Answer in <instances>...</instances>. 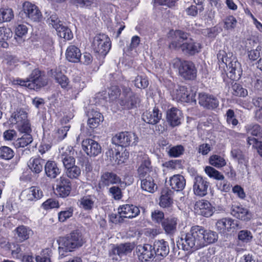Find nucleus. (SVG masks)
<instances>
[{
    "mask_svg": "<svg viewBox=\"0 0 262 262\" xmlns=\"http://www.w3.org/2000/svg\"><path fill=\"white\" fill-rule=\"evenodd\" d=\"M57 82H58L62 88H67L69 83L68 78L64 75L62 74L61 72H55V74H53Z\"/></svg>",
    "mask_w": 262,
    "mask_h": 262,
    "instance_id": "obj_42",
    "label": "nucleus"
},
{
    "mask_svg": "<svg viewBox=\"0 0 262 262\" xmlns=\"http://www.w3.org/2000/svg\"><path fill=\"white\" fill-rule=\"evenodd\" d=\"M17 125L19 131L22 133L30 134L32 132L31 125L28 119L25 121L19 123Z\"/></svg>",
    "mask_w": 262,
    "mask_h": 262,
    "instance_id": "obj_57",
    "label": "nucleus"
},
{
    "mask_svg": "<svg viewBox=\"0 0 262 262\" xmlns=\"http://www.w3.org/2000/svg\"><path fill=\"white\" fill-rule=\"evenodd\" d=\"M66 173L71 179H77L81 174V170L78 166L74 165L66 169Z\"/></svg>",
    "mask_w": 262,
    "mask_h": 262,
    "instance_id": "obj_45",
    "label": "nucleus"
},
{
    "mask_svg": "<svg viewBox=\"0 0 262 262\" xmlns=\"http://www.w3.org/2000/svg\"><path fill=\"white\" fill-rule=\"evenodd\" d=\"M19 15L23 19L28 18L35 22H39L42 19V14L38 8L29 2L24 3L23 10L19 13Z\"/></svg>",
    "mask_w": 262,
    "mask_h": 262,
    "instance_id": "obj_9",
    "label": "nucleus"
},
{
    "mask_svg": "<svg viewBox=\"0 0 262 262\" xmlns=\"http://www.w3.org/2000/svg\"><path fill=\"white\" fill-rule=\"evenodd\" d=\"M209 184V182L207 181L206 178L200 176L194 177L193 185L194 193L200 196H205L207 194Z\"/></svg>",
    "mask_w": 262,
    "mask_h": 262,
    "instance_id": "obj_15",
    "label": "nucleus"
},
{
    "mask_svg": "<svg viewBox=\"0 0 262 262\" xmlns=\"http://www.w3.org/2000/svg\"><path fill=\"white\" fill-rule=\"evenodd\" d=\"M177 219L176 217L167 218L161 222V225L167 234L172 235L177 230Z\"/></svg>",
    "mask_w": 262,
    "mask_h": 262,
    "instance_id": "obj_28",
    "label": "nucleus"
},
{
    "mask_svg": "<svg viewBox=\"0 0 262 262\" xmlns=\"http://www.w3.org/2000/svg\"><path fill=\"white\" fill-rule=\"evenodd\" d=\"M26 198L29 201H36L40 199L43 193L41 189L36 186H32L24 191Z\"/></svg>",
    "mask_w": 262,
    "mask_h": 262,
    "instance_id": "obj_32",
    "label": "nucleus"
},
{
    "mask_svg": "<svg viewBox=\"0 0 262 262\" xmlns=\"http://www.w3.org/2000/svg\"><path fill=\"white\" fill-rule=\"evenodd\" d=\"M172 203V200L167 194H162L160 198L159 205L161 207L165 208L169 207Z\"/></svg>",
    "mask_w": 262,
    "mask_h": 262,
    "instance_id": "obj_61",
    "label": "nucleus"
},
{
    "mask_svg": "<svg viewBox=\"0 0 262 262\" xmlns=\"http://www.w3.org/2000/svg\"><path fill=\"white\" fill-rule=\"evenodd\" d=\"M245 128L248 134L259 137V134L261 130V127L259 125L257 124H249L247 125Z\"/></svg>",
    "mask_w": 262,
    "mask_h": 262,
    "instance_id": "obj_49",
    "label": "nucleus"
},
{
    "mask_svg": "<svg viewBox=\"0 0 262 262\" xmlns=\"http://www.w3.org/2000/svg\"><path fill=\"white\" fill-rule=\"evenodd\" d=\"M82 149L90 157H96L101 152L100 145L92 139H86L82 142Z\"/></svg>",
    "mask_w": 262,
    "mask_h": 262,
    "instance_id": "obj_17",
    "label": "nucleus"
},
{
    "mask_svg": "<svg viewBox=\"0 0 262 262\" xmlns=\"http://www.w3.org/2000/svg\"><path fill=\"white\" fill-rule=\"evenodd\" d=\"M151 217L152 221L156 223L161 224L164 219V213L160 210H155L151 212Z\"/></svg>",
    "mask_w": 262,
    "mask_h": 262,
    "instance_id": "obj_56",
    "label": "nucleus"
},
{
    "mask_svg": "<svg viewBox=\"0 0 262 262\" xmlns=\"http://www.w3.org/2000/svg\"><path fill=\"white\" fill-rule=\"evenodd\" d=\"M153 247L156 253V256L165 257L169 253V248L168 243L163 239L156 241Z\"/></svg>",
    "mask_w": 262,
    "mask_h": 262,
    "instance_id": "obj_27",
    "label": "nucleus"
},
{
    "mask_svg": "<svg viewBox=\"0 0 262 262\" xmlns=\"http://www.w3.org/2000/svg\"><path fill=\"white\" fill-rule=\"evenodd\" d=\"M111 43L107 35L100 34L96 35L92 43L94 51L102 56H105L110 50Z\"/></svg>",
    "mask_w": 262,
    "mask_h": 262,
    "instance_id": "obj_8",
    "label": "nucleus"
},
{
    "mask_svg": "<svg viewBox=\"0 0 262 262\" xmlns=\"http://www.w3.org/2000/svg\"><path fill=\"white\" fill-rule=\"evenodd\" d=\"M45 209H49L58 207V202L53 199H49L42 204Z\"/></svg>",
    "mask_w": 262,
    "mask_h": 262,
    "instance_id": "obj_63",
    "label": "nucleus"
},
{
    "mask_svg": "<svg viewBox=\"0 0 262 262\" xmlns=\"http://www.w3.org/2000/svg\"><path fill=\"white\" fill-rule=\"evenodd\" d=\"M28 32V28L25 25H19L15 29V35L20 38Z\"/></svg>",
    "mask_w": 262,
    "mask_h": 262,
    "instance_id": "obj_64",
    "label": "nucleus"
},
{
    "mask_svg": "<svg viewBox=\"0 0 262 262\" xmlns=\"http://www.w3.org/2000/svg\"><path fill=\"white\" fill-rule=\"evenodd\" d=\"M136 251L139 259L142 262L150 261L156 256L153 245L148 244L138 245Z\"/></svg>",
    "mask_w": 262,
    "mask_h": 262,
    "instance_id": "obj_11",
    "label": "nucleus"
},
{
    "mask_svg": "<svg viewBox=\"0 0 262 262\" xmlns=\"http://www.w3.org/2000/svg\"><path fill=\"white\" fill-rule=\"evenodd\" d=\"M138 137L135 134L125 132L117 134L113 138V141L116 144L121 147H127L130 145L136 144Z\"/></svg>",
    "mask_w": 262,
    "mask_h": 262,
    "instance_id": "obj_10",
    "label": "nucleus"
},
{
    "mask_svg": "<svg viewBox=\"0 0 262 262\" xmlns=\"http://www.w3.org/2000/svg\"><path fill=\"white\" fill-rule=\"evenodd\" d=\"M134 247V244L133 243L120 244L114 246L110 255L112 253L113 255H117L121 257L123 255L130 253Z\"/></svg>",
    "mask_w": 262,
    "mask_h": 262,
    "instance_id": "obj_24",
    "label": "nucleus"
},
{
    "mask_svg": "<svg viewBox=\"0 0 262 262\" xmlns=\"http://www.w3.org/2000/svg\"><path fill=\"white\" fill-rule=\"evenodd\" d=\"M216 228L221 233L230 232L231 229L241 228L239 222L231 218L226 217L219 220L216 223Z\"/></svg>",
    "mask_w": 262,
    "mask_h": 262,
    "instance_id": "obj_16",
    "label": "nucleus"
},
{
    "mask_svg": "<svg viewBox=\"0 0 262 262\" xmlns=\"http://www.w3.org/2000/svg\"><path fill=\"white\" fill-rule=\"evenodd\" d=\"M247 143L249 145H252L253 147L256 148L259 155L262 157V142L253 137H248Z\"/></svg>",
    "mask_w": 262,
    "mask_h": 262,
    "instance_id": "obj_48",
    "label": "nucleus"
},
{
    "mask_svg": "<svg viewBox=\"0 0 262 262\" xmlns=\"http://www.w3.org/2000/svg\"><path fill=\"white\" fill-rule=\"evenodd\" d=\"M173 63L174 67L178 68L179 74L184 79L193 80L196 78L197 70L192 62L176 58Z\"/></svg>",
    "mask_w": 262,
    "mask_h": 262,
    "instance_id": "obj_4",
    "label": "nucleus"
},
{
    "mask_svg": "<svg viewBox=\"0 0 262 262\" xmlns=\"http://www.w3.org/2000/svg\"><path fill=\"white\" fill-rule=\"evenodd\" d=\"M73 209L69 208L68 210L62 211L58 213V220L60 222H63L73 215Z\"/></svg>",
    "mask_w": 262,
    "mask_h": 262,
    "instance_id": "obj_60",
    "label": "nucleus"
},
{
    "mask_svg": "<svg viewBox=\"0 0 262 262\" xmlns=\"http://www.w3.org/2000/svg\"><path fill=\"white\" fill-rule=\"evenodd\" d=\"M169 183L172 189L180 191L185 187L186 180L182 175L175 174L170 178Z\"/></svg>",
    "mask_w": 262,
    "mask_h": 262,
    "instance_id": "obj_26",
    "label": "nucleus"
},
{
    "mask_svg": "<svg viewBox=\"0 0 262 262\" xmlns=\"http://www.w3.org/2000/svg\"><path fill=\"white\" fill-rule=\"evenodd\" d=\"M109 217L110 221L115 224L123 223L125 218L123 216V214L119 212L118 214L112 213Z\"/></svg>",
    "mask_w": 262,
    "mask_h": 262,
    "instance_id": "obj_62",
    "label": "nucleus"
},
{
    "mask_svg": "<svg viewBox=\"0 0 262 262\" xmlns=\"http://www.w3.org/2000/svg\"><path fill=\"white\" fill-rule=\"evenodd\" d=\"M47 21L49 24L52 25L56 31L59 29L61 26H63L62 22L58 19L56 14H52L50 17L48 19Z\"/></svg>",
    "mask_w": 262,
    "mask_h": 262,
    "instance_id": "obj_54",
    "label": "nucleus"
},
{
    "mask_svg": "<svg viewBox=\"0 0 262 262\" xmlns=\"http://www.w3.org/2000/svg\"><path fill=\"white\" fill-rule=\"evenodd\" d=\"M166 118L169 125L172 127L181 124L182 112L177 108H171L167 112Z\"/></svg>",
    "mask_w": 262,
    "mask_h": 262,
    "instance_id": "obj_23",
    "label": "nucleus"
},
{
    "mask_svg": "<svg viewBox=\"0 0 262 262\" xmlns=\"http://www.w3.org/2000/svg\"><path fill=\"white\" fill-rule=\"evenodd\" d=\"M209 163L216 168L222 167L226 164L224 158L217 155H214L210 157Z\"/></svg>",
    "mask_w": 262,
    "mask_h": 262,
    "instance_id": "obj_39",
    "label": "nucleus"
},
{
    "mask_svg": "<svg viewBox=\"0 0 262 262\" xmlns=\"http://www.w3.org/2000/svg\"><path fill=\"white\" fill-rule=\"evenodd\" d=\"M11 254L14 258L20 259L26 254L27 247L25 244L13 245V247H11Z\"/></svg>",
    "mask_w": 262,
    "mask_h": 262,
    "instance_id": "obj_36",
    "label": "nucleus"
},
{
    "mask_svg": "<svg viewBox=\"0 0 262 262\" xmlns=\"http://www.w3.org/2000/svg\"><path fill=\"white\" fill-rule=\"evenodd\" d=\"M14 155L13 150L8 146H2L0 148V157L5 160L12 159Z\"/></svg>",
    "mask_w": 262,
    "mask_h": 262,
    "instance_id": "obj_46",
    "label": "nucleus"
},
{
    "mask_svg": "<svg viewBox=\"0 0 262 262\" xmlns=\"http://www.w3.org/2000/svg\"><path fill=\"white\" fill-rule=\"evenodd\" d=\"M121 182V178L116 173L112 171H106L101 174L98 186L101 188L108 187L111 185L119 184Z\"/></svg>",
    "mask_w": 262,
    "mask_h": 262,
    "instance_id": "obj_18",
    "label": "nucleus"
},
{
    "mask_svg": "<svg viewBox=\"0 0 262 262\" xmlns=\"http://www.w3.org/2000/svg\"><path fill=\"white\" fill-rule=\"evenodd\" d=\"M56 31L60 37L64 38L66 40H70L73 37L71 29L65 26H61Z\"/></svg>",
    "mask_w": 262,
    "mask_h": 262,
    "instance_id": "obj_43",
    "label": "nucleus"
},
{
    "mask_svg": "<svg viewBox=\"0 0 262 262\" xmlns=\"http://www.w3.org/2000/svg\"><path fill=\"white\" fill-rule=\"evenodd\" d=\"M103 120V116L101 113L97 111H93L90 115L88 120V124L92 128H96L100 122Z\"/></svg>",
    "mask_w": 262,
    "mask_h": 262,
    "instance_id": "obj_33",
    "label": "nucleus"
},
{
    "mask_svg": "<svg viewBox=\"0 0 262 262\" xmlns=\"http://www.w3.org/2000/svg\"><path fill=\"white\" fill-rule=\"evenodd\" d=\"M13 12L11 8L0 9V23L9 22L13 18Z\"/></svg>",
    "mask_w": 262,
    "mask_h": 262,
    "instance_id": "obj_38",
    "label": "nucleus"
},
{
    "mask_svg": "<svg viewBox=\"0 0 262 262\" xmlns=\"http://www.w3.org/2000/svg\"><path fill=\"white\" fill-rule=\"evenodd\" d=\"M230 213L234 217L244 221H248L252 217L251 213L242 205H232Z\"/></svg>",
    "mask_w": 262,
    "mask_h": 262,
    "instance_id": "obj_20",
    "label": "nucleus"
},
{
    "mask_svg": "<svg viewBox=\"0 0 262 262\" xmlns=\"http://www.w3.org/2000/svg\"><path fill=\"white\" fill-rule=\"evenodd\" d=\"M46 175L50 179H55L60 173V170L58 168L57 163L54 161H48L45 166Z\"/></svg>",
    "mask_w": 262,
    "mask_h": 262,
    "instance_id": "obj_25",
    "label": "nucleus"
},
{
    "mask_svg": "<svg viewBox=\"0 0 262 262\" xmlns=\"http://www.w3.org/2000/svg\"><path fill=\"white\" fill-rule=\"evenodd\" d=\"M61 158L65 169L75 165V160L72 156L68 155H61Z\"/></svg>",
    "mask_w": 262,
    "mask_h": 262,
    "instance_id": "obj_55",
    "label": "nucleus"
},
{
    "mask_svg": "<svg viewBox=\"0 0 262 262\" xmlns=\"http://www.w3.org/2000/svg\"><path fill=\"white\" fill-rule=\"evenodd\" d=\"M233 95L239 97H245L247 95V90L238 83H235L232 86Z\"/></svg>",
    "mask_w": 262,
    "mask_h": 262,
    "instance_id": "obj_47",
    "label": "nucleus"
},
{
    "mask_svg": "<svg viewBox=\"0 0 262 262\" xmlns=\"http://www.w3.org/2000/svg\"><path fill=\"white\" fill-rule=\"evenodd\" d=\"M157 177H148L141 180V188L145 191L152 193L157 190L158 186L155 182Z\"/></svg>",
    "mask_w": 262,
    "mask_h": 262,
    "instance_id": "obj_29",
    "label": "nucleus"
},
{
    "mask_svg": "<svg viewBox=\"0 0 262 262\" xmlns=\"http://www.w3.org/2000/svg\"><path fill=\"white\" fill-rule=\"evenodd\" d=\"M171 46L173 50L181 51L184 54L188 56L195 55L200 52L201 49V45L192 38L182 43L173 42Z\"/></svg>",
    "mask_w": 262,
    "mask_h": 262,
    "instance_id": "obj_6",
    "label": "nucleus"
},
{
    "mask_svg": "<svg viewBox=\"0 0 262 262\" xmlns=\"http://www.w3.org/2000/svg\"><path fill=\"white\" fill-rule=\"evenodd\" d=\"M119 213L123 214L125 218L132 219L140 213L139 208L133 204H125L118 208Z\"/></svg>",
    "mask_w": 262,
    "mask_h": 262,
    "instance_id": "obj_22",
    "label": "nucleus"
},
{
    "mask_svg": "<svg viewBox=\"0 0 262 262\" xmlns=\"http://www.w3.org/2000/svg\"><path fill=\"white\" fill-rule=\"evenodd\" d=\"M174 38L172 41L169 43V48L170 49L173 50V47L171 46L173 42L176 43H184L188 40L190 38V34L186 32L183 30H176L174 32Z\"/></svg>",
    "mask_w": 262,
    "mask_h": 262,
    "instance_id": "obj_31",
    "label": "nucleus"
},
{
    "mask_svg": "<svg viewBox=\"0 0 262 262\" xmlns=\"http://www.w3.org/2000/svg\"><path fill=\"white\" fill-rule=\"evenodd\" d=\"M123 98L120 100V104L126 110H132L139 106L141 100L139 96L132 91L129 88L125 87L123 89Z\"/></svg>",
    "mask_w": 262,
    "mask_h": 262,
    "instance_id": "obj_5",
    "label": "nucleus"
},
{
    "mask_svg": "<svg viewBox=\"0 0 262 262\" xmlns=\"http://www.w3.org/2000/svg\"><path fill=\"white\" fill-rule=\"evenodd\" d=\"M29 231L25 226H19L16 229L15 237L20 242L24 241L29 238Z\"/></svg>",
    "mask_w": 262,
    "mask_h": 262,
    "instance_id": "obj_40",
    "label": "nucleus"
},
{
    "mask_svg": "<svg viewBox=\"0 0 262 262\" xmlns=\"http://www.w3.org/2000/svg\"><path fill=\"white\" fill-rule=\"evenodd\" d=\"M217 239L218 235L215 231L206 230L202 226H194L189 232L181 235L177 246L179 248L181 246L184 251L193 252L216 242Z\"/></svg>",
    "mask_w": 262,
    "mask_h": 262,
    "instance_id": "obj_1",
    "label": "nucleus"
},
{
    "mask_svg": "<svg viewBox=\"0 0 262 262\" xmlns=\"http://www.w3.org/2000/svg\"><path fill=\"white\" fill-rule=\"evenodd\" d=\"M199 103L204 108L213 110L218 107L219 101L212 95L201 93L199 94Z\"/></svg>",
    "mask_w": 262,
    "mask_h": 262,
    "instance_id": "obj_14",
    "label": "nucleus"
},
{
    "mask_svg": "<svg viewBox=\"0 0 262 262\" xmlns=\"http://www.w3.org/2000/svg\"><path fill=\"white\" fill-rule=\"evenodd\" d=\"M58 242L59 254L61 256H64V251H72L81 247L84 242L81 233L78 230H75L66 236L60 237Z\"/></svg>",
    "mask_w": 262,
    "mask_h": 262,
    "instance_id": "obj_3",
    "label": "nucleus"
},
{
    "mask_svg": "<svg viewBox=\"0 0 262 262\" xmlns=\"http://www.w3.org/2000/svg\"><path fill=\"white\" fill-rule=\"evenodd\" d=\"M45 161L41 158L34 159L32 161L30 160L29 166L32 172L35 173H40L45 166Z\"/></svg>",
    "mask_w": 262,
    "mask_h": 262,
    "instance_id": "obj_35",
    "label": "nucleus"
},
{
    "mask_svg": "<svg viewBox=\"0 0 262 262\" xmlns=\"http://www.w3.org/2000/svg\"><path fill=\"white\" fill-rule=\"evenodd\" d=\"M162 118V113L158 107H155L151 111H146L142 115L143 120L150 124L155 125Z\"/></svg>",
    "mask_w": 262,
    "mask_h": 262,
    "instance_id": "obj_21",
    "label": "nucleus"
},
{
    "mask_svg": "<svg viewBox=\"0 0 262 262\" xmlns=\"http://www.w3.org/2000/svg\"><path fill=\"white\" fill-rule=\"evenodd\" d=\"M12 35V32L10 29L0 27V42L8 40Z\"/></svg>",
    "mask_w": 262,
    "mask_h": 262,
    "instance_id": "obj_58",
    "label": "nucleus"
},
{
    "mask_svg": "<svg viewBox=\"0 0 262 262\" xmlns=\"http://www.w3.org/2000/svg\"><path fill=\"white\" fill-rule=\"evenodd\" d=\"M71 1L76 6L88 8L94 3L95 0H71Z\"/></svg>",
    "mask_w": 262,
    "mask_h": 262,
    "instance_id": "obj_59",
    "label": "nucleus"
},
{
    "mask_svg": "<svg viewBox=\"0 0 262 262\" xmlns=\"http://www.w3.org/2000/svg\"><path fill=\"white\" fill-rule=\"evenodd\" d=\"M184 151V147L181 145H178L170 148L168 155L171 157H178L182 155Z\"/></svg>",
    "mask_w": 262,
    "mask_h": 262,
    "instance_id": "obj_51",
    "label": "nucleus"
},
{
    "mask_svg": "<svg viewBox=\"0 0 262 262\" xmlns=\"http://www.w3.org/2000/svg\"><path fill=\"white\" fill-rule=\"evenodd\" d=\"M134 82L135 86L139 89H145L149 84L147 79L142 76H137Z\"/></svg>",
    "mask_w": 262,
    "mask_h": 262,
    "instance_id": "obj_52",
    "label": "nucleus"
},
{
    "mask_svg": "<svg viewBox=\"0 0 262 262\" xmlns=\"http://www.w3.org/2000/svg\"><path fill=\"white\" fill-rule=\"evenodd\" d=\"M217 57L219 61L226 65L229 71L228 75L231 79L235 80L240 78L242 73L241 65L232 52L226 51L225 49L220 50Z\"/></svg>",
    "mask_w": 262,
    "mask_h": 262,
    "instance_id": "obj_2",
    "label": "nucleus"
},
{
    "mask_svg": "<svg viewBox=\"0 0 262 262\" xmlns=\"http://www.w3.org/2000/svg\"><path fill=\"white\" fill-rule=\"evenodd\" d=\"M173 98L178 101L182 102H195V93L189 92L185 86H178V88L173 91Z\"/></svg>",
    "mask_w": 262,
    "mask_h": 262,
    "instance_id": "obj_12",
    "label": "nucleus"
},
{
    "mask_svg": "<svg viewBox=\"0 0 262 262\" xmlns=\"http://www.w3.org/2000/svg\"><path fill=\"white\" fill-rule=\"evenodd\" d=\"M66 58L70 62L80 61L81 53L80 50L75 46H70L67 49Z\"/></svg>",
    "mask_w": 262,
    "mask_h": 262,
    "instance_id": "obj_30",
    "label": "nucleus"
},
{
    "mask_svg": "<svg viewBox=\"0 0 262 262\" xmlns=\"http://www.w3.org/2000/svg\"><path fill=\"white\" fill-rule=\"evenodd\" d=\"M27 112L23 109H17L11 115L10 121L12 123L18 124L28 119Z\"/></svg>",
    "mask_w": 262,
    "mask_h": 262,
    "instance_id": "obj_34",
    "label": "nucleus"
},
{
    "mask_svg": "<svg viewBox=\"0 0 262 262\" xmlns=\"http://www.w3.org/2000/svg\"><path fill=\"white\" fill-rule=\"evenodd\" d=\"M29 78L30 82L28 86L31 90L38 91L47 85L48 82L45 72L38 69H35L32 71Z\"/></svg>",
    "mask_w": 262,
    "mask_h": 262,
    "instance_id": "obj_7",
    "label": "nucleus"
},
{
    "mask_svg": "<svg viewBox=\"0 0 262 262\" xmlns=\"http://www.w3.org/2000/svg\"><path fill=\"white\" fill-rule=\"evenodd\" d=\"M194 209L199 214L208 217L213 214L215 208L208 201L201 200L195 202Z\"/></svg>",
    "mask_w": 262,
    "mask_h": 262,
    "instance_id": "obj_19",
    "label": "nucleus"
},
{
    "mask_svg": "<svg viewBox=\"0 0 262 262\" xmlns=\"http://www.w3.org/2000/svg\"><path fill=\"white\" fill-rule=\"evenodd\" d=\"M94 199L90 195L83 196L80 200V205L84 210H91L94 205Z\"/></svg>",
    "mask_w": 262,
    "mask_h": 262,
    "instance_id": "obj_44",
    "label": "nucleus"
},
{
    "mask_svg": "<svg viewBox=\"0 0 262 262\" xmlns=\"http://www.w3.org/2000/svg\"><path fill=\"white\" fill-rule=\"evenodd\" d=\"M205 171L209 177L216 180H223L225 179L223 174L212 167L206 166L205 168Z\"/></svg>",
    "mask_w": 262,
    "mask_h": 262,
    "instance_id": "obj_41",
    "label": "nucleus"
},
{
    "mask_svg": "<svg viewBox=\"0 0 262 262\" xmlns=\"http://www.w3.org/2000/svg\"><path fill=\"white\" fill-rule=\"evenodd\" d=\"M252 238L251 232L247 230H241L238 233V239L244 243L250 242Z\"/></svg>",
    "mask_w": 262,
    "mask_h": 262,
    "instance_id": "obj_50",
    "label": "nucleus"
},
{
    "mask_svg": "<svg viewBox=\"0 0 262 262\" xmlns=\"http://www.w3.org/2000/svg\"><path fill=\"white\" fill-rule=\"evenodd\" d=\"M110 194L116 200H119L122 198V192L121 188L116 186H114L109 188Z\"/></svg>",
    "mask_w": 262,
    "mask_h": 262,
    "instance_id": "obj_53",
    "label": "nucleus"
},
{
    "mask_svg": "<svg viewBox=\"0 0 262 262\" xmlns=\"http://www.w3.org/2000/svg\"><path fill=\"white\" fill-rule=\"evenodd\" d=\"M32 141L33 138L30 134H25L21 138H18L13 144L17 148L24 147L30 144Z\"/></svg>",
    "mask_w": 262,
    "mask_h": 262,
    "instance_id": "obj_37",
    "label": "nucleus"
},
{
    "mask_svg": "<svg viewBox=\"0 0 262 262\" xmlns=\"http://www.w3.org/2000/svg\"><path fill=\"white\" fill-rule=\"evenodd\" d=\"M137 174L140 179L148 177H157V172L152 166L149 158H143L141 164L137 169Z\"/></svg>",
    "mask_w": 262,
    "mask_h": 262,
    "instance_id": "obj_13",
    "label": "nucleus"
}]
</instances>
